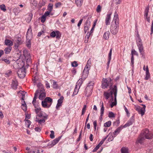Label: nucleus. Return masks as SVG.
Returning a JSON list of instances; mask_svg holds the SVG:
<instances>
[{
    "mask_svg": "<svg viewBox=\"0 0 153 153\" xmlns=\"http://www.w3.org/2000/svg\"><path fill=\"white\" fill-rule=\"evenodd\" d=\"M32 29L30 27L28 29L26 34L27 40L26 42V45L28 48H30L31 47L30 40L32 39Z\"/></svg>",
    "mask_w": 153,
    "mask_h": 153,
    "instance_id": "obj_1",
    "label": "nucleus"
},
{
    "mask_svg": "<svg viewBox=\"0 0 153 153\" xmlns=\"http://www.w3.org/2000/svg\"><path fill=\"white\" fill-rule=\"evenodd\" d=\"M112 85L111 79L110 78H103L102 82V88L103 89L107 88L109 86L111 88Z\"/></svg>",
    "mask_w": 153,
    "mask_h": 153,
    "instance_id": "obj_2",
    "label": "nucleus"
},
{
    "mask_svg": "<svg viewBox=\"0 0 153 153\" xmlns=\"http://www.w3.org/2000/svg\"><path fill=\"white\" fill-rule=\"evenodd\" d=\"M26 74L25 68L23 67L19 69L18 71L17 74L19 77L20 78H24Z\"/></svg>",
    "mask_w": 153,
    "mask_h": 153,
    "instance_id": "obj_3",
    "label": "nucleus"
},
{
    "mask_svg": "<svg viewBox=\"0 0 153 153\" xmlns=\"http://www.w3.org/2000/svg\"><path fill=\"white\" fill-rule=\"evenodd\" d=\"M24 55L25 57L26 63L27 65L29 66L31 64V61L30 56L29 53L26 51H24Z\"/></svg>",
    "mask_w": 153,
    "mask_h": 153,
    "instance_id": "obj_4",
    "label": "nucleus"
},
{
    "mask_svg": "<svg viewBox=\"0 0 153 153\" xmlns=\"http://www.w3.org/2000/svg\"><path fill=\"white\" fill-rule=\"evenodd\" d=\"M119 19L118 17V15L116 11H115L114 13V17L112 22H111V25H114L115 24L116 26H119Z\"/></svg>",
    "mask_w": 153,
    "mask_h": 153,
    "instance_id": "obj_5",
    "label": "nucleus"
},
{
    "mask_svg": "<svg viewBox=\"0 0 153 153\" xmlns=\"http://www.w3.org/2000/svg\"><path fill=\"white\" fill-rule=\"evenodd\" d=\"M145 138L150 139L152 138L153 136L152 134L147 129H146L142 133Z\"/></svg>",
    "mask_w": 153,
    "mask_h": 153,
    "instance_id": "obj_6",
    "label": "nucleus"
},
{
    "mask_svg": "<svg viewBox=\"0 0 153 153\" xmlns=\"http://www.w3.org/2000/svg\"><path fill=\"white\" fill-rule=\"evenodd\" d=\"M110 90H108V91H104L103 92V95L105 97V99L106 100H108L109 97L111 96V99L112 100H113V97L112 96V94L113 93V89L110 91L109 92L108 91H109Z\"/></svg>",
    "mask_w": 153,
    "mask_h": 153,
    "instance_id": "obj_7",
    "label": "nucleus"
},
{
    "mask_svg": "<svg viewBox=\"0 0 153 153\" xmlns=\"http://www.w3.org/2000/svg\"><path fill=\"white\" fill-rule=\"evenodd\" d=\"M89 86L90 85H88L85 90V96L87 97L90 96L92 93L93 88L90 87Z\"/></svg>",
    "mask_w": 153,
    "mask_h": 153,
    "instance_id": "obj_8",
    "label": "nucleus"
},
{
    "mask_svg": "<svg viewBox=\"0 0 153 153\" xmlns=\"http://www.w3.org/2000/svg\"><path fill=\"white\" fill-rule=\"evenodd\" d=\"M137 43L139 51L141 55H142V56H144L145 55L143 51V48L142 42H137Z\"/></svg>",
    "mask_w": 153,
    "mask_h": 153,
    "instance_id": "obj_9",
    "label": "nucleus"
},
{
    "mask_svg": "<svg viewBox=\"0 0 153 153\" xmlns=\"http://www.w3.org/2000/svg\"><path fill=\"white\" fill-rule=\"evenodd\" d=\"M119 27V26H116V27H114L113 25H111L110 28L111 33L113 34H116L118 32Z\"/></svg>",
    "mask_w": 153,
    "mask_h": 153,
    "instance_id": "obj_10",
    "label": "nucleus"
},
{
    "mask_svg": "<svg viewBox=\"0 0 153 153\" xmlns=\"http://www.w3.org/2000/svg\"><path fill=\"white\" fill-rule=\"evenodd\" d=\"M21 38L19 37H17L16 40H15V44L14 47L15 49H17L19 45L22 44V42L21 41Z\"/></svg>",
    "mask_w": 153,
    "mask_h": 153,
    "instance_id": "obj_11",
    "label": "nucleus"
},
{
    "mask_svg": "<svg viewBox=\"0 0 153 153\" xmlns=\"http://www.w3.org/2000/svg\"><path fill=\"white\" fill-rule=\"evenodd\" d=\"M134 122V117L133 116H132L128 122L125 124L123 127L126 128L131 125Z\"/></svg>",
    "mask_w": 153,
    "mask_h": 153,
    "instance_id": "obj_12",
    "label": "nucleus"
},
{
    "mask_svg": "<svg viewBox=\"0 0 153 153\" xmlns=\"http://www.w3.org/2000/svg\"><path fill=\"white\" fill-rule=\"evenodd\" d=\"M38 89L36 91H38L39 93H45L43 85L41 83H39L37 85Z\"/></svg>",
    "mask_w": 153,
    "mask_h": 153,
    "instance_id": "obj_13",
    "label": "nucleus"
},
{
    "mask_svg": "<svg viewBox=\"0 0 153 153\" xmlns=\"http://www.w3.org/2000/svg\"><path fill=\"white\" fill-rule=\"evenodd\" d=\"M111 15V13H110L106 15L105 19V24L107 25L110 24Z\"/></svg>",
    "mask_w": 153,
    "mask_h": 153,
    "instance_id": "obj_14",
    "label": "nucleus"
},
{
    "mask_svg": "<svg viewBox=\"0 0 153 153\" xmlns=\"http://www.w3.org/2000/svg\"><path fill=\"white\" fill-rule=\"evenodd\" d=\"M131 62L132 66H134L133 65L134 64V55H135L138 56V54L136 51L134 50H132V51H131Z\"/></svg>",
    "mask_w": 153,
    "mask_h": 153,
    "instance_id": "obj_15",
    "label": "nucleus"
},
{
    "mask_svg": "<svg viewBox=\"0 0 153 153\" xmlns=\"http://www.w3.org/2000/svg\"><path fill=\"white\" fill-rule=\"evenodd\" d=\"M64 98L62 97L58 100V102L56 106V108L57 109H59V108L61 106L63 102Z\"/></svg>",
    "mask_w": 153,
    "mask_h": 153,
    "instance_id": "obj_16",
    "label": "nucleus"
},
{
    "mask_svg": "<svg viewBox=\"0 0 153 153\" xmlns=\"http://www.w3.org/2000/svg\"><path fill=\"white\" fill-rule=\"evenodd\" d=\"M145 137L143 135V134H141L140 136L138 138L137 142L142 144L143 143V140H145Z\"/></svg>",
    "mask_w": 153,
    "mask_h": 153,
    "instance_id": "obj_17",
    "label": "nucleus"
},
{
    "mask_svg": "<svg viewBox=\"0 0 153 153\" xmlns=\"http://www.w3.org/2000/svg\"><path fill=\"white\" fill-rule=\"evenodd\" d=\"M113 91L114 96V102H116L117 103L116 97L117 93V88L116 85H114V88H113Z\"/></svg>",
    "mask_w": 153,
    "mask_h": 153,
    "instance_id": "obj_18",
    "label": "nucleus"
},
{
    "mask_svg": "<svg viewBox=\"0 0 153 153\" xmlns=\"http://www.w3.org/2000/svg\"><path fill=\"white\" fill-rule=\"evenodd\" d=\"M42 105L44 108H49L51 106V104H48L44 100H42Z\"/></svg>",
    "mask_w": 153,
    "mask_h": 153,
    "instance_id": "obj_19",
    "label": "nucleus"
},
{
    "mask_svg": "<svg viewBox=\"0 0 153 153\" xmlns=\"http://www.w3.org/2000/svg\"><path fill=\"white\" fill-rule=\"evenodd\" d=\"M5 44L11 47L13 45V42L9 39H6L4 41Z\"/></svg>",
    "mask_w": 153,
    "mask_h": 153,
    "instance_id": "obj_20",
    "label": "nucleus"
},
{
    "mask_svg": "<svg viewBox=\"0 0 153 153\" xmlns=\"http://www.w3.org/2000/svg\"><path fill=\"white\" fill-rule=\"evenodd\" d=\"M21 108L25 111L27 109V105L25 101H22Z\"/></svg>",
    "mask_w": 153,
    "mask_h": 153,
    "instance_id": "obj_21",
    "label": "nucleus"
},
{
    "mask_svg": "<svg viewBox=\"0 0 153 153\" xmlns=\"http://www.w3.org/2000/svg\"><path fill=\"white\" fill-rule=\"evenodd\" d=\"M123 127L122 126H120L118 127L114 132H113V134L114 135H116L118 134L120 132L121 130Z\"/></svg>",
    "mask_w": 153,
    "mask_h": 153,
    "instance_id": "obj_22",
    "label": "nucleus"
},
{
    "mask_svg": "<svg viewBox=\"0 0 153 153\" xmlns=\"http://www.w3.org/2000/svg\"><path fill=\"white\" fill-rule=\"evenodd\" d=\"M88 73L89 72L83 70L82 75V78L84 79H85L88 76Z\"/></svg>",
    "mask_w": 153,
    "mask_h": 153,
    "instance_id": "obj_23",
    "label": "nucleus"
},
{
    "mask_svg": "<svg viewBox=\"0 0 153 153\" xmlns=\"http://www.w3.org/2000/svg\"><path fill=\"white\" fill-rule=\"evenodd\" d=\"M146 107V106L144 105V107L140 108V111H139L138 113L141 114L142 116H143L144 114Z\"/></svg>",
    "mask_w": 153,
    "mask_h": 153,
    "instance_id": "obj_24",
    "label": "nucleus"
},
{
    "mask_svg": "<svg viewBox=\"0 0 153 153\" xmlns=\"http://www.w3.org/2000/svg\"><path fill=\"white\" fill-rule=\"evenodd\" d=\"M121 153H129V150L127 148L122 147L121 150Z\"/></svg>",
    "mask_w": 153,
    "mask_h": 153,
    "instance_id": "obj_25",
    "label": "nucleus"
},
{
    "mask_svg": "<svg viewBox=\"0 0 153 153\" xmlns=\"http://www.w3.org/2000/svg\"><path fill=\"white\" fill-rule=\"evenodd\" d=\"M83 0H76L75 3L77 6L80 7L82 5Z\"/></svg>",
    "mask_w": 153,
    "mask_h": 153,
    "instance_id": "obj_26",
    "label": "nucleus"
},
{
    "mask_svg": "<svg viewBox=\"0 0 153 153\" xmlns=\"http://www.w3.org/2000/svg\"><path fill=\"white\" fill-rule=\"evenodd\" d=\"M12 85L14 89H16L18 86L17 81L14 80L12 81Z\"/></svg>",
    "mask_w": 153,
    "mask_h": 153,
    "instance_id": "obj_27",
    "label": "nucleus"
},
{
    "mask_svg": "<svg viewBox=\"0 0 153 153\" xmlns=\"http://www.w3.org/2000/svg\"><path fill=\"white\" fill-rule=\"evenodd\" d=\"M40 94L39 97V98L40 100H43L46 97L45 93H39Z\"/></svg>",
    "mask_w": 153,
    "mask_h": 153,
    "instance_id": "obj_28",
    "label": "nucleus"
},
{
    "mask_svg": "<svg viewBox=\"0 0 153 153\" xmlns=\"http://www.w3.org/2000/svg\"><path fill=\"white\" fill-rule=\"evenodd\" d=\"M82 78H80L77 82L76 86H78L79 87V88H80V86L82 84Z\"/></svg>",
    "mask_w": 153,
    "mask_h": 153,
    "instance_id": "obj_29",
    "label": "nucleus"
},
{
    "mask_svg": "<svg viewBox=\"0 0 153 153\" xmlns=\"http://www.w3.org/2000/svg\"><path fill=\"white\" fill-rule=\"evenodd\" d=\"M44 100L48 103H49V104H51V105L53 102L52 99L50 97H47Z\"/></svg>",
    "mask_w": 153,
    "mask_h": 153,
    "instance_id": "obj_30",
    "label": "nucleus"
},
{
    "mask_svg": "<svg viewBox=\"0 0 153 153\" xmlns=\"http://www.w3.org/2000/svg\"><path fill=\"white\" fill-rule=\"evenodd\" d=\"M38 91H36L34 94V96L33 97V101H32L33 104H34V102H36V99L37 98L38 96Z\"/></svg>",
    "mask_w": 153,
    "mask_h": 153,
    "instance_id": "obj_31",
    "label": "nucleus"
},
{
    "mask_svg": "<svg viewBox=\"0 0 153 153\" xmlns=\"http://www.w3.org/2000/svg\"><path fill=\"white\" fill-rule=\"evenodd\" d=\"M61 137H59L58 138H56L54 140L52 141V143H53V145L54 146L61 139Z\"/></svg>",
    "mask_w": 153,
    "mask_h": 153,
    "instance_id": "obj_32",
    "label": "nucleus"
},
{
    "mask_svg": "<svg viewBox=\"0 0 153 153\" xmlns=\"http://www.w3.org/2000/svg\"><path fill=\"white\" fill-rule=\"evenodd\" d=\"M35 121L40 124H41L42 123H44L45 122V119H42L39 120L37 117L36 118Z\"/></svg>",
    "mask_w": 153,
    "mask_h": 153,
    "instance_id": "obj_33",
    "label": "nucleus"
},
{
    "mask_svg": "<svg viewBox=\"0 0 153 153\" xmlns=\"http://www.w3.org/2000/svg\"><path fill=\"white\" fill-rule=\"evenodd\" d=\"M12 49V47L9 46L5 48L4 49L5 53L6 54L9 53L11 51Z\"/></svg>",
    "mask_w": 153,
    "mask_h": 153,
    "instance_id": "obj_34",
    "label": "nucleus"
},
{
    "mask_svg": "<svg viewBox=\"0 0 153 153\" xmlns=\"http://www.w3.org/2000/svg\"><path fill=\"white\" fill-rule=\"evenodd\" d=\"M110 33L109 31H107L105 32L103 35L104 38L105 39H108L109 37Z\"/></svg>",
    "mask_w": 153,
    "mask_h": 153,
    "instance_id": "obj_35",
    "label": "nucleus"
},
{
    "mask_svg": "<svg viewBox=\"0 0 153 153\" xmlns=\"http://www.w3.org/2000/svg\"><path fill=\"white\" fill-rule=\"evenodd\" d=\"M149 6L146 7L145 10V17H147L148 16V13L149 12Z\"/></svg>",
    "mask_w": 153,
    "mask_h": 153,
    "instance_id": "obj_36",
    "label": "nucleus"
},
{
    "mask_svg": "<svg viewBox=\"0 0 153 153\" xmlns=\"http://www.w3.org/2000/svg\"><path fill=\"white\" fill-rule=\"evenodd\" d=\"M108 135H109L108 136V137H109L108 138V141L110 142V141H112V140H113V139L115 136H113L112 134L109 133Z\"/></svg>",
    "mask_w": 153,
    "mask_h": 153,
    "instance_id": "obj_37",
    "label": "nucleus"
},
{
    "mask_svg": "<svg viewBox=\"0 0 153 153\" xmlns=\"http://www.w3.org/2000/svg\"><path fill=\"white\" fill-rule=\"evenodd\" d=\"M104 107L103 105V103L102 102V105H101V107L100 109V114H101V116L102 117L103 114L104 113Z\"/></svg>",
    "mask_w": 153,
    "mask_h": 153,
    "instance_id": "obj_38",
    "label": "nucleus"
},
{
    "mask_svg": "<svg viewBox=\"0 0 153 153\" xmlns=\"http://www.w3.org/2000/svg\"><path fill=\"white\" fill-rule=\"evenodd\" d=\"M53 8V4H49L48 5V11L51 12Z\"/></svg>",
    "mask_w": 153,
    "mask_h": 153,
    "instance_id": "obj_39",
    "label": "nucleus"
},
{
    "mask_svg": "<svg viewBox=\"0 0 153 153\" xmlns=\"http://www.w3.org/2000/svg\"><path fill=\"white\" fill-rule=\"evenodd\" d=\"M111 121H108L104 124V126L105 127H109L111 126Z\"/></svg>",
    "mask_w": 153,
    "mask_h": 153,
    "instance_id": "obj_40",
    "label": "nucleus"
},
{
    "mask_svg": "<svg viewBox=\"0 0 153 153\" xmlns=\"http://www.w3.org/2000/svg\"><path fill=\"white\" fill-rule=\"evenodd\" d=\"M6 7L5 5L4 4H2L0 5V8L1 10L4 12H5L6 11Z\"/></svg>",
    "mask_w": 153,
    "mask_h": 153,
    "instance_id": "obj_41",
    "label": "nucleus"
},
{
    "mask_svg": "<svg viewBox=\"0 0 153 153\" xmlns=\"http://www.w3.org/2000/svg\"><path fill=\"white\" fill-rule=\"evenodd\" d=\"M78 87L76 86V87H75V89H74V91L73 93V95H76L78 93V92L79 89V88H78Z\"/></svg>",
    "mask_w": 153,
    "mask_h": 153,
    "instance_id": "obj_42",
    "label": "nucleus"
},
{
    "mask_svg": "<svg viewBox=\"0 0 153 153\" xmlns=\"http://www.w3.org/2000/svg\"><path fill=\"white\" fill-rule=\"evenodd\" d=\"M108 116L109 118L114 117H115L114 114L112 112L109 113Z\"/></svg>",
    "mask_w": 153,
    "mask_h": 153,
    "instance_id": "obj_43",
    "label": "nucleus"
},
{
    "mask_svg": "<svg viewBox=\"0 0 153 153\" xmlns=\"http://www.w3.org/2000/svg\"><path fill=\"white\" fill-rule=\"evenodd\" d=\"M46 17L45 16H44V15H43L41 17V22L42 23L44 22L46 20Z\"/></svg>",
    "mask_w": 153,
    "mask_h": 153,
    "instance_id": "obj_44",
    "label": "nucleus"
},
{
    "mask_svg": "<svg viewBox=\"0 0 153 153\" xmlns=\"http://www.w3.org/2000/svg\"><path fill=\"white\" fill-rule=\"evenodd\" d=\"M90 66H91L86 65L84 70L85 71H87L89 72V71L90 69Z\"/></svg>",
    "mask_w": 153,
    "mask_h": 153,
    "instance_id": "obj_45",
    "label": "nucleus"
},
{
    "mask_svg": "<svg viewBox=\"0 0 153 153\" xmlns=\"http://www.w3.org/2000/svg\"><path fill=\"white\" fill-rule=\"evenodd\" d=\"M41 109L40 108H36L35 109V111L36 114L39 113V112L41 111Z\"/></svg>",
    "mask_w": 153,
    "mask_h": 153,
    "instance_id": "obj_46",
    "label": "nucleus"
},
{
    "mask_svg": "<svg viewBox=\"0 0 153 153\" xmlns=\"http://www.w3.org/2000/svg\"><path fill=\"white\" fill-rule=\"evenodd\" d=\"M136 42H141V39H140L139 35L137 34V37L136 38Z\"/></svg>",
    "mask_w": 153,
    "mask_h": 153,
    "instance_id": "obj_47",
    "label": "nucleus"
},
{
    "mask_svg": "<svg viewBox=\"0 0 153 153\" xmlns=\"http://www.w3.org/2000/svg\"><path fill=\"white\" fill-rule=\"evenodd\" d=\"M71 65L73 67H76L78 66V64L76 62L74 61L72 62Z\"/></svg>",
    "mask_w": 153,
    "mask_h": 153,
    "instance_id": "obj_48",
    "label": "nucleus"
},
{
    "mask_svg": "<svg viewBox=\"0 0 153 153\" xmlns=\"http://www.w3.org/2000/svg\"><path fill=\"white\" fill-rule=\"evenodd\" d=\"M58 87V85L56 82L54 81L53 82V87L54 88H57Z\"/></svg>",
    "mask_w": 153,
    "mask_h": 153,
    "instance_id": "obj_49",
    "label": "nucleus"
},
{
    "mask_svg": "<svg viewBox=\"0 0 153 153\" xmlns=\"http://www.w3.org/2000/svg\"><path fill=\"white\" fill-rule=\"evenodd\" d=\"M51 134L50 135V137L51 138L53 139L55 137L54 135V132L53 131H51Z\"/></svg>",
    "mask_w": 153,
    "mask_h": 153,
    "instance_id": "obj_50",
    "label": "nucleus"
},
{
    "mask_svg": "<svg viewBox=\"0 0 153 153\" xmlns=\"http://www.w3.org/2000/svg\"><path fill=\"white\" fill-rule=\"evenodd\" d=\"M31 123L30 121L29 120H27L26 122V124L27 126V127L29 128L30 125Z\"/></svg>",
    "mask_w": 153,
    "mask_h": 153,
    "instance_id": "obj_51",
    "label": "nucleus"
},
{
    "mask_svg": "<svg viewBox=\"0 0 153 153\" xmlns=\"http://www.w3.org/2000/svg\"><path fill=\"white\" fill-rule=\"evenodd\" d=\"M62 4L60 2H58L55 4V6L56 8L60 7Z\"/></svg>",
    "mask_w": 153,
    "mask_h": 153,
    "instance_id": "obj_52",
    "label": "nucleus"
},
{
    "mask_svg": "<svg viewBox=\"0 0 153 153\" xmlns=\"http://www.w3.org/2000/svg\"><path fill=\"white\" fill-rule=\"evenodd\" d=\"M101 8L100 6V5H98L97 8V11L98 13H100L101 12Z\"/></svg>",
    "mask_w": 153,
    "mask_h": 153,
    "instance_id": "obj_53",
    "label": "nucleus"
},
{
    "mask_svg": "<svg viewBox=\"0 0 153 153\" xmlns=\"http://www.w3.org/2000/svg\"><path fill=\"white\" fill-rule=\"evenodd\" d=\"M50 36L52 37H54L56 36V33L54 31H53L51 33Z\"/></svg>",
    "mask_w": 153,
    "mask_h": 153,
    "instance_id": "obj_54",
    "label": "nucleus"
},
{
    "mask_svg": "<svg viewBox=\"0 0 153 153\" xmlns=\"http://www.w3.org/2000/svg\"><path fill=\"white\" fill-rule=\"evenodd\" d=\"M93 125H94V129L95 130H96V127L97 126V121L95 120L94 121L93 123Z\"/></svg>",
    "mask_w": 153,
    "mask_h": 153,
    "instance_id": "obj_55",
    "label": "nucleus"
},
{
    "mask_svg": "<svg viewBox=\"0 0 153 153\" xmlns=\"http://www.w3.org/2000/svg\"><path fill=\"white\" fill-rule=\"evenodd\" d=\"M90 22L89 20V19H88L85 22V25L86 26H87V25H88V26H89L90 25Z\"/></svg>",
    "mask_w": 153,
    "mask_h": 153,
    "instance_id": "obj_56",
    "label": "nucleus"
},
{
    "mask_svg": "<svg viewBox=\"0 0 153 153\" xmlns=\"http://www.w3.org/2000/svg\"><path fill=\"white\" fill-rule=\"evenodd\" d=\"M39 117H43L42 112V111L36 114Z\"/></svg>",
    "mask_w": 153,
    "mask_h": 153,
    "instance_id": "obj_57",
    "label": "nucleus"
},
{
    "mask_svg": "<svg viewBox=\"0 0 153 153\" xmlns=\"http://www.w3.org/2000/svg\"><path fill=\"white\" fill-rule=\"evenodd\" d=\"M100 147V146H99L98 145H97V146H96V147L93 150V152H95L96 151H97L99 148V147Z\"/></svg>",
    "mask_w": 153,
    "mask_h": 153,
    "instance_id": "obj_58",
    "label": "nucleus"
},
{
    "mask_svg": "<svg viewBox=\"0 0 153 153\" xmlns=\"http://www.w3.org/2000/svg\"><path fill=\"white\" fill-rule=\"evenodd\" d=\"M89 28L88 26V25H87V26H85L84 29V31L85 33H86V32L88 30Z\"/></svg>",
    "mask_w": 153,
    "mask_h": 153,
    "instance_id": "obj_59",
    "label": "nucleus"
},
{
    "mask_svg": "<svg viewBox=\"0 0 153 153\" xmlns=\"http://www.w3.org/2000/svg\"><path fill=\"white\" fill-rule=\"evenodd\" d=\"M150 78V74H146V76L145 78V79L146 80H148Z\"/></svg>",
    "mask_w": 153,
    "mask_h": 153,
    "instance_id": "obj_60",
    "label": "nucleus"
},
{
    "mask_svg": "<svg viewBox=\"0 0 153 153\" xmlns=\"http://www.w3.org/2000/svg\"><path fill=\"white\" fill-rule=\"evenodd\" d=\"M135 109L138 111L139 112V111H140V107L139 106H135Z\"/></svg>",
    "mask_w": 153,
    "mask_h": 153,
    "instance_id": "obj_61",
    "label": "nucleus"
},
{
    "mask_svg": "<svg viewBox=\"0 0 153 153\" xmlns=\"http://www.w3.org/2000/svg\"><path fill=\"white\" fill-rule=\"evenodd\" d=\"M3 60L6 63L8 64H9L10 63V61L9 59H3Z\"/></svg>",
    "mask_w": 153,
    "mask_h": 153,
    "instance_id": "obj_62",
    "label": "nucleus"
},
{
    "mask_svg": "<svg viewBox=\"0 0 153 153\" xmlns=\"http://www.w3.org/2000/svg\"><path fill=\"white\" fill-rule=\"evenodd\" d=\"M91 34V33H90L89 32H88L85 37V39H87V40H88Z\"/></svg>",
    "mask_w": 153,
    "mask_h": 153,
    "instance_id": "obj_63",
    "label": "nucleus"
},
{
    "mask_svg": "<svg viewBox=\"0 0 153 153\" xmlns=\"http://www.w3.org/2000/svg\"><path fill=\"white\" fill-rule=\"evenodd\" d=\"M38 151V150L35 151H34L32 150H30L29 152H28L27 153H39Z\"/></svg>",
    "mask_w": 153,
    "mask_h": 153,
    "instance_id": "obj_64",
    "label": "nucleus"
}]
</instances>
